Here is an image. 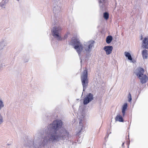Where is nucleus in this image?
Listing matches in <instances>:
<instances>
[{
    "instance_id": "393cba45",
    "label": "nucleus",
    "mask_w": 148,
    "mask_h": 148,
    "mask_svg": "<svg viewBox=\"0 0 148 148\" xmlns=\"http://www.w3.org/2000/svg\"><path fill=\"white\" fill-rule=\"evenodd\" d=\"M123 145H124V143H123L122 145V146H123Z\"/></svg>"
},
{
    "instance_id": "423d86ee",
    "label": "nucleus",
    "mask_w": 148,
    "mask_h": 148,
    "mask_svg": "<svg viewBox=\"0 0 148 148\" xmlns=\"http://www.w3.org/2000/svg\"><path fill=\"white\" fill-rule=\"evenodd\" d=\"M93 95L92 94L90 93L87 95L84 98V104L85 105L87 104L89 102L92 101L93 99Z\"/></svg>"
},
{
    "instance_id": "0eeeda50",
    "label": "nucleus",
    "mask_w": 148,
    "mask_h": 148,
    "mask_svg": "<svg viewBox=\"0 0 148 148\" xmlns=\"http://www.w3.org/2000/svg\"><path fill=\"white\" fill-rule=\"evenodd\" d=\"M103 49L106 52V54L109 55L111 53L113 47L110 46H106L104 47Z\"/></svg>"
},
{
    "instance_id": "b1692460",
    "label": "nucleus",
    "mask_w": 148,
    "mask_h": 148,
    "mask_svg": "<svg viewBox=\"0 0 148 148\" xmlns=\"http://www.w3.org/2000/svg\"><path fill=\"white\" fill-rule=\"evenodd\" d=\"M16 0L17 1H19L20 0Z\"/></svg>"
},
{
    "instance_id": "6e6552de",
    "label": "nucleus",
    "mask_w": 148,
    "mask_h": 148,
    "mask_svg": "<svg viewBox=\"0 0 148 148\" xmlns=\"http://www.w3.org/2000/svg\"><path fill=\"white\" fill-rule=\"evenodd\" d=\"M142 47L144 48L148 49V37L145 38L143 40Z\"/></svg>"
},
{
    "instance_id": "2eb2a0df",
    "label": "nucleus",
    "mask_w": 148,
    "mask_h": 148,
    "mask_svg": "<svg viewBox=\"0 0 148 148\" xmlns=\"http://www.w3.org/2000/svg\"><path fill=\"white\" fill-rule=\"evenodd\" d=\"M112 40V37L111 36H109L106 38V42L108 44L110 43Z\"/></svg>"
},
{
    "instance_id": "9d476101",
    "label": "nucleus",
    "mask_w": 148,
    "mask_h": 148,
    "mask_svg": "<svg viewBox=\"0 0 148 148\" xmlns=\"http://www.w3.org/2000/svg\"><path fill=\"white\" fill-rule=\"evenodd\" d=\"M142 54L144 60H146L148 58V51L146 49H144L142 51Z\"/></svg>"
},
{
    "instance_id": "7ed1b4c3",
    "label": "nucleus",
    "mask_w": 148,
    "mask_h": 148,
    "mask_svg": "<svg viewBox=\"0 0 148 148\" xmlns=\"http://www.w3.org/2000/svg\"><path fill=\"white\" fill-rule=\"evenodd\" d=\"M144 70L141 68H137L135 71V73L140 80L142 84L146 83L148 80L147 76L144 74Z\"/></svg>"
},
{
    "instance_id": "f257e3e1",
    "label": "nucleus",
    "mask_w": 148,
    "mask_h": 148,
    "mask_svg": "<svg viewBox=\"0 0 148 148\" xmlns=\"http://www.w3.org/2000/svg\"><path fill=\"white\" fill-rule=\"evenodd\" d=\"M62 124L61 120H56L49 125L45 130L47 134L38 144H36V140H34L33 145L35 148H38V146H45L49 142L54 143L61 140L68 139L69 136V133L64 128L61 127Z\"/></svg>"
},
{
    "instance_id": "1a4fd4ad",
    "label": "nucleus",
    "mask_w": 148,
    "mask_h": 148,
    "mask_svg": "<svg viewBox=\"0 0 148 148\" xmlns=\"http://www.w3.org/2000/svg\"><path fill=\"white\" fill-rule=\"evenodd\" d=\"M86 112L84 110H79L78 112V115L79 118V119L82 120L85 116Z\"/></svg>"
},
{
    "instance_id": "412c9836",
    "label": "nucleus",
    "mask_w": 148,
    "mask_h": 148,
    "mask_svg": "<svg viewBox=\"0 0 148 148\" xmlns=\"http://www.w3.org/2000/svg\"><path fill=\"white\" fill-rule=\"evenodd\" d=\"M4 106L3 102L1 99H0V110Z\"/></svg>"
},
{
    "instance_id": "f03ea898",
    "label": "nucleus",
    "mask_w": 148,
    "mask_h": 148,
    "mask_svg": "<svg viewBox=\"0 0 148 148\" xmlns=\"http://www.w3.org/2000/svg\"><path fill=\"white\" fill-rule=\"evenodd\" d=\"M72 42L74 49L79 56L81 55V54L89 53L94 44L93 41H90L84 42L83 45L80 43L79 40L77 38L73 40Z\"/></svg>"
},
{
    "instance_id": "5701e85b",
    "label": "nucleus",
    "mask_w": 148,
    "mask_h": 148,
    "mask_svg": "<svg viewBox=\"0 0 148 148\" xmlns=\"http://www.w3.org/2000/svg\"><path fill=\"white\" fill-rule=\"evenodd\" d=\"M128 101L129 102H130L132 100V98H131V95L130 93L128 95Z\"/></svg>"
},
{
    "instance_id": "39448f33",
    "label": "nucleus",
    "mask_w": 148,
    "mask_h": 148,
    "mask_svg": "<svg viewBox=\"0 0 148 148\" xmlns=\"http://www.w3.org/2000/svg\"><path fill=\"white\" fill-rule=\"evenodd\" d=\"M81 79L83 87V90L84 91L87 86L88 79L87 77V72L86 70H84L81 76Z\"/></svg>"
},
{
    "instance_id": "dca6fc26",
    "label": "nucleus",
    "mask_w": 148,
    "mask_h": 148,
    "mask_svg": "<svg viewBox=\"0 0 148 148\" xmlns=\"http://www.w3.org/2000/svg\"><path fill=\"white\" fill-rule=\"evenodd\" d=\"M100 6L102 7H103L105 6L104 3H105V0H98Z\"/></svg>"
},
{
    "instance_id": "a211bd4d",
    "label": "nucleus",
    "mask_w": 148,
    "mask_h": 148,
    "mask_svg": "<svg viewBox=\"0 0 148 148\" xmlns=\"http://www.w3.org/2000/svg\"><path fill=\"white\" fill-rule=\"evenodd\" d=\"M60 10V8L58 6L55 7L53 8V11L55 13L58 12Z\"/></svg>"
},
{
    "instance_id": "9b49d317",
    "label": "nucleus",
    "mask_w": 148,
    "mask_h": 148,
    "mask_svg": "<svg viewBox=\"0 0 148 148\" xmlns=\"http://www.w3.org/2000/svg\"><path fill=\"white\" fill-rule=\"evenodd\" d=\"M127 104L125 103L123 105L122 108V113L123 114V116H124L125 115V111L127 108Z\"/></svg>"
},
{
    "instance_id": "f3484780",
    "label": "nucleus",
    "mask_w": 148,
    "mask_h": 148,
    "mask_svg": "<svg viewBox=\"0 0 148 148\" xmlns=\"http://www.w3.org/2000/svg\"><path fill=\"white\" fill-rule=\"evenodd\" d=\"M32 142L30 141H27L25 143V145L26 147H29L30 148H33L32 147L30 146L32 144Z\"/></svg>"
},
{
    "instance_id": "6ab92c4d",
    "label": "nucleus",
    "mask_w": 148,
    "mask_h": 148,
    "mask_svg": "<svg viewBox=\"0 0 148 148\" xmlns=\"http://www.w3.org/2000/svg\"><path fill=\"white\" fill-rule=\"evenodd\" d=\"M5 8V5L3 3H0V10Z\"/></svg>"
},
{
    "instance_id": "4468645a",
    "label": "nucleus",
    "mask_w": 148,
    "mask_h": 148,
    "mask_svg": "<svg viewBox=\"0 0 148 148\" xmlns=\"http://www.w3.org/2000/svg\"><path fill=\"white\" fill-rule=\"evenodd\" d=\"M6 45L5 41H3L0 42V50L2 49Z\"/></svg>"
},
{
    "instance_id": "aec40b11",
    "label": "nucleus",
    "mask_w": 148,
    "mask_h": 148,
    "mask_svg": "<svg viewBox=\"0 0 148 148\" xmlns=\"http://www.w3.org/2000/svg\"><path fill=\"white\" fill-rule=\"evenodd\" d=\"M103 17L106 20L108 19L109 17V14L107 12L104 13Z\"/></svg>"
},
{
    "instance_id": "4be33fe9",
    "label": "nucleus",
    "mask_w": 148,
    "mask_h": 148,
    "mask_svg": "<svg viewBox=\"0 0 148 148\" xmlns=\"http://www.w3.org/2000/svg\"><path fill=\"white\" fill-rule=\"evenodd\" d=\"M3 118L1 115L0 114V125L3 123Z\"/></svg>"
},
{
    "instance_id": "f8f14e48",
    "label": "nucleus",
    "mask_w": 148,
    "mask_h": 148,
    "mask_svg": "<svg viewBox=\"0 0 148 148\" xmlns=\"http://www.w3.org/2000/svg\"><path fill=\"white\" fill-rule=\"evenodd\" d=\"M115 120L116 121L120 122H123V118L121 116L120 114L117 115L115 118Z\"/></svg>"
},
{
    "instance_id": "20e7f679",
    "label": "nucleus",
    "mask_w": 148,
    "mask_h": 148,
    "mask_svg": "<svg viewBox=\"0 0 148 148\" xmlns=\"http://www.w3.org/2000/svg\"><path fill=\"white\" fill-rule=\"evenodd\" d=\"M61 30V27L58 25L54 27L51 30L53 36L58 40H61L62 39L60 34V32Z\"/></svg>"
},
{
    "instance_id": "ddd939ff",
    "label": "nucleus",
    "mask_w": 148,
    "mask_h": 148,
    "mask_svg": "<svg viewBox=\"0 0 148 148\" xmlns=\"http://www.w3.org/2000/svg\"><path fill=\"white\" fill-rule=\"evenodd\" d=\"M125 55L126 57H127L128 60H132V59L130 53H129L125 52Z\"/></svg>"
}]
</instances>
